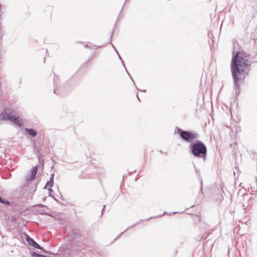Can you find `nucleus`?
Segmentation results:
<instances>
[{"mask_svg":"<svg viewBox=\"0 0 257 257\" xmlns=\"http://www.w3.org/2000/svg\"><path fill=\"white\" fill-rule=\"evenodd\" d=\"M251 63L249 55L246 52L241 51L235 55L233 52L231 70L236 87L237 86L238 81L244 79L248 74Z\"/></svg>","mask_w":257,"mask_h":257,"instance_id":"obj_1","label":"nucleus"},{"mask_svg":"<svg viewBox=\"0 0 257 257\" xmlns=\"http://www.w3.org/2000/svg\"><path fill=\"white\" fill-rule=\"evenodd\" d=\"M191 152L194 156L205 159L206 155V148L205 145L200 141H197L192 145Z\"/></svg>","mask_w":257,"mask_h":257,"instance_id":"obj_2","label":"nucleus"},{"mask_svg":"<svg viewBox=\"0 0 257 257\" xmlns=\"http://www.w3.org/2000/svg\"><path fill=\"white\" fill-rule=\"evenodd\" d=\"M181 137L185 141L191 142L197 138V134L179 130Z\"/></svg>","mask_w":257,"mask_h":257,"instance_id":"obj_3","label":"nucleus"},{"mask_svg":"<svg viewBox=\"0 0 257 257\" xmlns=\"http://www.w3.org/2000/svg\"><path fill=\"white\" fill-rule=\"evenodd\" d=\"M26 238L27 241L30 245H32L37 248H39V249H42V248L41 247V246L39 245L37 242H36L29 236L26 235Z\"/></svg>","mask_w":257,"mask_h":257,"instance_id":"obj_4","label":"nucleus"},{"mask_svg":"<svg viewBox=\"0 0 257 257\" xmlns=\"http://www.w3.org/2000/svg\"><path fill=\"white\" fill-rule=\"evenodd\" d=\"M11 122L16 125L21 126L23 125L22 119L18 115H14Z\"/></svg>","mask_w":257,"mask_h":257,"instance_id":"obj_5","label":"nucleus"},{"mask_svg":"<svg viewBox=\"0 0 257 257\" xmlns=\"http://www.w3.org/2000/svg\"><path fill=\"white\" fill-rule=\"evenodd\" d=\"M13 115H14L12 114V113L4 112L3 113L2 116L3 119L8 120L11 121Z\"/></svg>","mask_w":257,"mask_h":257,"instance_id":"obj_6","label":"nucleus"},{"mask_svg":"<svg viewBox=\"0 0 257 257\" xmlns=\"http://www.w3.org/2000/svg\"><path fill=\"white\" fill-rule=\"evenodd\" d=\"M37 172V168L36 167H33L32 170L31 174L30 176L28 177V180H32L34 178Z\"/></svg>","mask_w":257,"mask_h":257,"instance_id":"obj_7","label":"nucleus"},{"mask_svg":"<svg viewBox=\"0 0 257 257\" xmlns=\"http://www.w3.org/2000/svg\"><path fill=\"white\" fill-rule=\"evenodd\" d=\"M54 175V174H51V177L50 178L49 181L47 182V184L44 189H45L47 187L51 188L53 186V185H54V181H53Z\"/></svg>","mask_w":257,"mask_h":257,"instance_id":"obj_8","label":"nucleus"},{"mask_svg":"<svg viewBox=\"0 0 257 257\" xmlns=\"http://www.w3.org/2000/svg\"><path fill=\"white\" fill-rule=\"evenodd\" d=\"M26 131L27 132V133L28 134H29L30 136H32V137H35L36 135H37V133L36 132L33 130V129H29V128H26Z\"/></svg>","mask_w":257,"mask_h":257,"instance_id":"obj_9","label":"nucleus"},{"mask_svg":"<svg viewBox=\"0 0 257 257\" xmlns=\"http://www.w3.org/2000/svg\"><path fill=\"white\" fill-rule=\"evenodd\" d=\"M31 254L32 257H46L44 255L38 254L35 252H31Z\"/></svg>","mask_w":257,"mask_h":257,"instance_id":"obj_10","label":"nucleus"},{"mask_svg":"<svg viewBox=\"0 0 257 257\" xmlns=\"http://www.w3.org/2000/svg\"><path fill=\"white\" fill-rule=\"evenodd\" d=\"M52 189L49 188L48 189V195L49 196H52Z\"/></svg>","mask_w":257,"mask_h":257,"instance_id":"obj_11","label":"nucleus"},{"mask_svg":"<svg viewBox=\"0 0 257 257\" xmlns=\"http://www.w3.org/2000/svg\"><path fill=\"white\" fill-rule=\"evenodd\" d=\"M0 202L4 203V201L3 200V199L1 197H0Z\"/></svg>","mask_w":257,"mask_h":257,"instance_id":"obj_12","label":"nucleus"}]
</instances>
